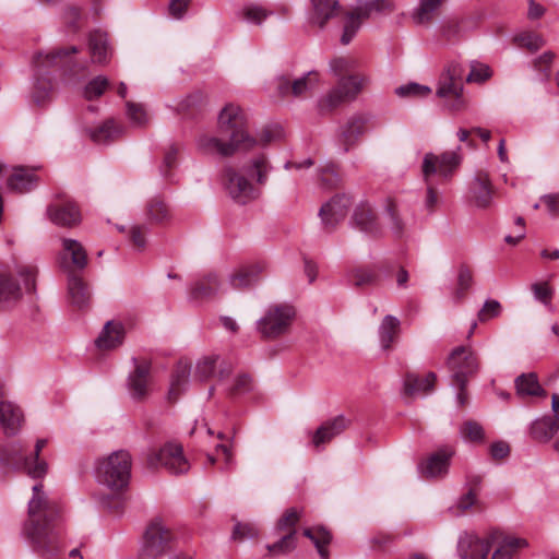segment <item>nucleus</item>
I'll list each match as a JSON object with an SVG mask.
<instances>
[{"label":"nucleus","instance_id":"obj_1","mask_svg":"<svg viewBox=\"0 0 559 559\" xmlns=\"http://www.w3.org/2000/svg\"><path fill=\"white\" fill-rule=\"evenodd\" d=\"M32 490L28 518L22 533L36 554L41 557H51L59 549L56 521L60 510L58 504L44 492L41 483L34 485Z\"/></svg>","mask_w":559,"mask_h":559},{"label":"nucleus","instance_id":"obj_2","mask_svg":"<svg viewBox=\"0 0 559 559\" xmlns=\"http://www.w3.org/2000/svg\"><path fill=\"white\" fill-rule=\"evenodd\" d=\"M218 136L203 134L197 140L198 148L206 155L228 157L237 151L251 150L257 140L247 129V120L240 107L228 104L218 116Z\"/></svg>","mask_w":559,"mask_h":559},{"label":"nucleus","instance_id":"obj_3","mask_svg":"<svg viewBox=\"0 0 559 559\" xmlns=\"http://www.w3.org/2000/svg\"><path fill=\"white\" fill-rule=\"evenodd\" d=\"M461 162L462 156L457 151L444 152L441 155L433 153L425 154L421 171L427 186L424 205L428 213H432L439 203V194L431 181V177L439 174L444 179L450 178Z\"/></svg>","mask_w":559,"mask_h":559},{"label":"nucleus","instance_id":"obj_4","mask_svg":"<svg viewBox=\"0 0 559 559\" xmlns=\"http://www.w3.org/2000/svg\"><path fill=\"white\" fill-rule=\"evenodd\" d=\"M132 460L128 451L119 450L100 460L96 466L99 484L112 491L124 489L130 480Z\"/></svg>","mask_w":559,"mask_h":559},{"label":"nucleus","instance_id":"obj_5","mask_svg":"<svg viewBox=\"0 0 559 559\" xmlns=\"http://www.w3.org/2000/svg\"><path fill=\"white\" fill-rule=\"evenodd\" d=\"M463 90L464 68L461 63L451 62L440 75L436 94L450 110L461 111L466 107Z\"/></svg>","mask_w":559,"mask_h":559},{"label":"nucleus","instance_id":"obj_6","mask_svg":"<svg viewBox=\"0 0 559 559\" xmlns=\"http://www.w3.org/2000/svg\"><path fill=\"white\" fill-rule=\"evenodd\" d=\"M1 464L13 471H22L33 479L44 478L48 472L47 462H35L26 455L20 441L10 442L0 448Z\"/></svg>","mask_w":559,"mask_h":559},{"label":"nucleus","instance_id":"obj_7","mask_svg":"<svg viewBox=\"0 0 559 559\" xmlns=\"http://www.w3.org/2000/svg\"><path fill=\"white\" fill-rule=\"evenodd\" d=\"M174 534L160 519L147 525L138 559H160L173 549Z\"/></svg>","mask_w":559,"mask_h":559},{"label":"nucleus","instance_id":"obj_8","mask_svg":"<svg viewBox=\"0 0 559 559\" xmlns=\"http://www.w3.org/2000/svg\"><path fill=\"white\" fill-rule=\"evenodd\" d=\"M367 83L368 78L362 74H349L338 79L335 87L320 99L321 110L330 111L343 103L356 99Z\"/></svg>","mask_w":559,"mask_h":559},{"label":"nucleus","instance_id":"obj_9","mask_svg":"<svg viewBox=\"0 0 559 559\" xmlns=\"http://www.w3.org/2000/svg\"><path fill=\"white\" fill-rule=\"evenodd\" d=\"M295 314V309L289 305L271 306L258 321V331L264 338H276L288 332Z\"/></svg>","mask_w":559,"mask_h":559},{"label":"nucleus","instance_id":"obj_10","mask_svg":"<svg viewBox=\"0 0 559 559\" xmlns=\"http://www.w3.org/2000/svg\"><path fill=\"white\" fill-rule=\"evenodd\" d=\"M448 367L452 372V381L455 386H467L479 369L476 354L466 346H457L448 358Z\"/></svg>","mask_w":559,"mask_h":559},{"label":"nucleus","instance_id":"obj_11","mask_svg":"<svg viewBox=\"0 0 559 559\" xmlns=\"http://www.w3.org/2000/svg\"><path fill=\"white\" fill-rule=\"evenodd\" d=\"M223 185L229 197L237 203L246 204L260 197L261 190L250 182L247 177L231 166L223 171Z\"/></svg>","mask_w":559,"mask_h":559},{"label":"nucleus","instance_id":"obj_12","mask_svg":"<svg viewBox=\"0 0 559 559\" xmlns=\"http://www.w3.org/2000/svg\"><path fill=\"white\" fill-rule=\"evenodd\" d=\"M147 465L152 468L162 465L176 475L187 473L190 468L181 444L175 442H168L158 452L152 453L147 457Z\"/></svg>","mask_w":559,"mask_h":559},{"label":"nucleus","instance_id":"obj_13","mask_svg":"<svg viewBox=\"0 0 559 559\" xmlns=\"http://www.w3.org/2000/svg\"><path fill=\"white\" fill-rule=\"evenodd\" d=\"M320 82V74L317 71H309L304 76L290 80L287 76H281L276 81L278 94L283 97L294 96L304 97L311 93Z\"/></svg>","mask_w":559,"mask_h":559},{"label":"nucleus","instance_id":"obj_14","mask_svg":"<svg viewBox=\"0 0 559 559\" xmlns=\"http://www.w3.org/2000/svg\"><path fill=\"white\" fill-rule=\"evenodd\" d=\"M490 549L489 534L480 538L476 534L464 533L459 538L457 552L461 559H487Z\"/></svg>","mask_w":559,"mask_h":559},{"label":"nucleus","instance_id":"obj_15","mask_svg":"<svg viewBox=\"0 0 559 559\" xmlns=\"http://www.w3.org/2000/svg\"><path fill=\"white\" fill-rule=\"evenodd\" d=\"M493 186L488 173L479 170L469 182V199L478 209H487L492 203Z\"/></svg>","mask_w":559,"mask_h":559},{"label":"nucleus","instance_id":"obj_16","mask_svg":"<svg viewBox=\"0 0 559 559\" xmlns=\"http://www.w3.org/2000/svg\"><path fill=\"white\" fill-rule=\"evenodd\" d=\"M489 542L491 548H495L491 559H513L518 549L527 546L526 539L506 535L497 530L489 533Z\"/></svg>","mask_w":559,"mask_h":559},{"label":"nucleus","instance_id":"obj_17","mask_svg":"<svg viewBox=\"0 0 559 559\" xmlns=\"http://www.w3.org/2000/svg\"><path fill=\"white\" fill-rule=\"evenodd\" d=\"M352 199L346 194H336L324 203L319 212L323 225L326 228H334L347 214Z\"/></svg>","mask_w":559,"mask_h":559},{"label":"nucleus","instance_id":"obj_18","mask_svg":"<svg viewBox=\"0 0 559 559\" xmlns=\"http://www.w3.org/2000/svg\"><path fill=\"white\" fill-rule=\"evenodd\" d=\"M47 215L53 224L61 227H73L81 222L79 207L70 200L50 204L47 207Z\"/></svg>","mask_w":559,"mask_h":559},{"label":"nucleus","instance_id":"obj_19","mask_svg":"<svg viewBox=\"0 0 559 559\" xmlns=\"http://www.w3.org/2000/svg\"><path fill=\"white\" fill-rule=\"evenodd\" d=\"M309 23L324 28L328 22L338 15L341 4L338 0H310Z\"/></svg>","mask_w":559,"mask_h":559},{"label":"nucleus","instance_id":"obj_20","mask_svg":"<svg viewBox=\"0 0 559 559\" xmlns=\"http://www.w3.org/2000/svg\"><path fill=\"white\" fill-rule=\"evenodd\" d=\"M76 52H79V49L75 46L56 49L47 53L38 52L34 57V64L39 72L55 67L68 68L71 63V55Z\"/></svg>","mask_w":559,"mask_h":559},{"label":"nucleus","instance_id":"obj_21","mask_svg":"<svg viewBox=\"0 0 559 559\" xmlns=\"http://www.w3.org/2000/svg\"><path fill=\"white\" fill-rule=\"evenodd\" d=\"M372 12L373 11L369 2L366 1L358 4L355 9L346 13V21L341 37V43L343 45H348L352 41V39L355 37L356 33L360 28L361 23L365 20H368Z\"/></svg>","mask_w":559,"mask_h":559},{"label":"nucleus","instance_id":"obj_22","mask_svg":"<svg viewBox=\"0 0 559 559\" xmlns=\"http://www.w3.org/2000/svg\"><path fill=\"white\" fill-rule=\"evenodd\" d=\"M355 227L371 237H380L382 228L377 221L376 213L368 203L358 204L353 213Z\"/></svg>","mask_w":559,"mask_h":559},{"label":"nucleus","instance_id":"obj_23","mask_svg":"<svg viewBox=\"0 0 559 559\" xmlns=\"http://www.w3.org/2000/svg\"><path fill=\"white\" fill-rule=\"evenodd\" d=\"M349 425L350 420L343 415L324 421L312 436L313 445L318 448L323 443L330 442L333 438L345 431Z\"/></svg>","mask_w":559,"mask_h":559},{"label":"nucleus","instance_id":"obj_24","mask_svg":"<svg viewBox=\"0 0 559 559\" xmlns=\"http://www.w3.org/2000/svg\"><path fill=\"white\" fill-rule=\"evenodd\" d=\"M151 371V364L142 361L135 365L134 371L128 379V388L134 400L141 401L147 395V383Z\"/></svg>","mask_w":559,"mask_h":559},{"label":"nucleus","instance_id":"obj_25","mask_svg":"<svg viewBox=\"0 0 559 559\" xmlns=\"http://www.w3.org/2000/svg\"><path fill=\"white\" fill-rule=\"evenodd\" d=\"M22 423L23 413L17 405L7 400L0 402V426L7 436L15 435Z\"/></svg>","mask_w":559,"mask_h":559},{"label":"nucleus","instance_id":"obj_26","mask_svg":"<svg viewBox=\"0 0 559 559\" xmlns=\"http://www.w3.org/2000/svg\"><path fill=\"white\" fill-rule=\"evenodd\" d=\"M124 326L119 321H108L104 325L95 343L99 349H112L120 346L124 340Z\"/></svg>","mask_w":559,"mask_h":559},{"label":"nucleus","instance_id":"obj_27","mask_svg":"<svg viewBox=\"0 0 559 559\" xmlns=\"http://www.w3.org/2000/svg\"><path fill=\"white\" fill-rule=\"evenodd\" d=\"M370 119L371 117L365 114L354 115L348 119L342 131L345 152L355 145L359 138L366 132L367 124L369 123Z\"/></svg>","mask_w":559,"mask_h":559},{"label":"nucleus","instance_id":"obj_28","mask_svg":"<svg viewBox=\"0 0 559 559\" xmlns=\"http://www.w3.org/2000/svg\"><path fill=\"white\" fill-rule=\"evenodd\" d=\"M144 215L146 221L152 225H165L173 218L170 206L158 195L151 198L146 202Z\"/></svg>","mask_w":559,"mask_h":559},{"label":"nucleus","instance_id":"obj_29","mask_svg":"<svg viewBox=\"0 0 559 559\" xmlns=\"http://www.w3.org/2000/svg\"><path fill=\"white\" fill-rule=\"evenodd\" d=\"M68 294L71 304L78 308L87 306L91 299L88 286L74 271L68 274Z\"/></svg>","mask_w":559,"mask_h":559},{"label":"nucleus","instance_id":"obj_30","mask_svg":"<svg viewBox=\"0 0 559 559\" xmlns=\"http://www.w3.org/2000/svg\"><path fill=\"white\" fill-rule=\"evenodd\" d=\"M453 452L442 449L430 455L425 463L419 465L420 472L426 477H437L445 474Z\"/></svg>","mask_w":559,"mask_h":559},{"label":"nucleus","instance_id":"obj_31","mask_svg":"<svg viewBox=\"0 0 559 559\" xmlns=\"http://www.w3.org/2000/svg\"><path fill=\"white\" fill-rule=\"evenodd\" d=\"M266 264L264 262H254L243 266L238 272L231 275L230 284L234 288H246L260 278V275L265 271Z\"/></svg>","mask_w":559,"mask_h":559},{"label":"nucleus","instance_id":"obj_32","mask_svg":"<svg viewBox=\"0 0 559 559\" xmlns=\"http://www.w3.org/2000/svg\"><path fill=\"white\" fill-rule=\"evenodd\" d=\"M266 264L264 262H254L243 266L238 272L231 275L230 284L234 288H246L260 278V275L265 271Z\"/></svg>","mask_w":559,"mask_h":559},{"label":"nucleus","instance_id":"obj_33","mask_svg":"<svg viewBox=\"0 0 559 559\" xmlns=\"http://www.w3.org/2000/svg\"><path fill=\"white\" fill-rule=\"evenodd\" d=\"M38 178L32 169L16 167L8 179V188L14 192L24 193L37 185Z\"/></svg>","mask_w":559,"mask_h":559},{"label":"nucleus","instance_id":"obj_34","mask_svg":"<svg viewBox=\"0 0 559 559\" xmlns=\"http://www.w3.org/2000/svg\"><path fill=\"white\" fill-rule=\"evenodd\" d=\"M437 376L435 372H428L425 378H419L415 373H407L404 380V394L413 396L419 393H426L433 390Z\"/></svg>","mask_w":559,"mask_h":559},{"label":"nucleus","instance_id":"obj_35","mask_svg":"<svg viewBox=\"0 0 559 559\" xmlns=\"http://www.w3.org/2000/svg\"><path fill=\"white\" fill-rule=\"evenodd\" d=\"M516 394L521 397L524 396H546V391L539 384L537 374L535 372L522 373L515 381Z\"/></svg>","mask_w":559,"mask_h":559},{"label":"nucleus","instance_id":"obj_36","mask_svg":"<svg viewBox=\"0 0 559 559\" xmlns=\"http://www.w3.org/2000/svg\"><path fill=\"white\" fill-rule=\"evenodd\" d=\"M444 0H420L411 17L416 25L429 26Z\"/></svg>","mask_w":559,"mask_h":559},{"label":"nucleus","instance_id":"obj_37","mask_svg":"<svg viewBox=\"0 0 559 559\" xmlns=\"http://www.w3.org/2000/svg\"><path fill=\"white\" fill-rule=\"evenodd\" d=\"M63 258H70L71 264L76 270H83L87 265V252L83 245L75 239L63 238L61 240Z\"/></svg>","mask_w":559,"mask_h":559},{"label":"nucleus","instance_id":"obj_38","mask_svg":"<svg viewBox=\"0 0 559 559\" xmlns=\"http://www.w3.org/2000/svg\"><path fill=\"white\" fill-rule=\"evenodd\" d=\"M347 276L349 283L356 288L374 286L380 282L377 270L371 266L354 267L348 272Z\"/></svg>","mask_w":559,"mask_h":559},{"label":"nucleus","instance_id":"obj_39","mask_svg":"<svg viewBox=\"0 0 559 559\" xmlns=\"http://www.w3.org/2000/svg\"><path fill=\"white\" fill-rule=\"evenodd\" d=\"M304 535L313 543L321 559H329L328 546L332 540V535L328 530L322 526L308 527L304 530Z\"/></svg>","mask_w":559,"mask_h":559},{"label":"nucleus","instance_id":"obj_40","mask_svg":"<svg viewBox=\"0 0 559 559\" xmlns=\"http://www.w3.org/2000/svg\"><path fill=\"white\" fill-rule=\"evenodd\" d=\"M22 297V290L15 280L9 274H0V309Z\"/></svg>","mask_w":559,"mask_h":559},{"label":"nucleus","instance_id":"obj_41","mask_svg":"<svg viewBox=\"0 0 559 559\" xmlns=\"http://www.w3.org/2000/svg\"><path fill=\"white\" fill-rule=\"evenodd\" d=\"M271 170L272 165L263 154L252 157L246 169V171L255 179L258 188L267 182V177Z\"/></svg>","mask_w":559,"mask_h":559},{"label":"nucleus","instance_id":"obj_42","mask_svg":"<svg viewBox=\"0 0 559 559\" xmlns=\"http://www.w3.org/2000/svg\"><path fill=\"white\" fill-rule=\"evenodd\" d=\"M384 223L395 237H402L406 230V223L401 216L396 203L391 199L386 201Z\"/></svg>","mask_w":559,"mask_h":559},{"label":"nucleus","instance_id":"obj_43","mask_svg":"<svg viewBox=\"0 0 559 559\" xmlns=\"http://www.w3.org/2000/svg\"><path fill=\"white\" fill-rule=\"evenodd\" d=\"M558 424L550 417L535 420L531 426V437L538 442H548L558 431Z\"/></svg>","mask_w":559,"mask_h":559},{"label":"nucleus","instance_id":"obj_44","mask_svg":"<svg viewBox=\"0 0 559 559\" xmlns=\"http://www.w3.org/2000/svg\"><path fill=\"white\" fill-rule=\"evenodd\" d=\"M218 287L217 276L210 273L194 283L191 288V297L198 300L211 298L217 293Z\"/></svg>","mask_w":559,"mask_h":559},{"label":"nucleus","instance_id":"obj_45","mask_svg":"<svg viewBox=\"0 0 559 559\" xmlns=\"http://www.w3.org/2000/svg\"><path fill=\"white\" fill-rule=\"evenodd\" d=\"M400 320L393 316H385L379 326L381 347L385 350L392 347L399 334Z\"/></svg>","mask_w":559,"mask_h":559},{"label":"nucleus","instance_id":"obj_46","mask_svg":"<svg viewBox=\"0 0 559 559\" xmlns=\"http://www.w3.org/2000/svg\"><path fill=\"white\" fill-rule=\"evenodd\" d=\"M122 127L117 124L112 119L105 121L100 127L91 130V139L98 144L111 142L120 136Z\"/></svg>","mask_w":559,"mask_h":559},{"label":"nucleus","instance_id":"obj_47","mask_svg":"<svg viewBox=\"0 0 559 559\" xmlns=\"http://www.w3.org/2000/svg\"><path fill=\"white\" fill-rule=\"evenodd\" d=\"M190 376V365L188 362L180 361L176 366L173 373L170 388L168 391V400L176 402L180 395L182 386L188 382Z\"/></svg>","mask_w":559,"mask_h":559},{"label":"nucleus","instance_id":"obj_48","mask_svg":"<svg viewBox=\"0 0 559 559\" xmlns=\"http://www.w3.org/2000/svg\"><path fill=\"white\" fill-rule=\"evenodd\" d=\"M88 47L92 61L95 63H105L108 56V43L105 34L94 32L90 35Z\"/></svg>","mask_w":559,"mask_h":559},{"label":"nucleus","instance_id":"obj_49","mask_svg":"<svg viewBox=\"0 0 559 559\" xmlns=\"http://www.w3.org/2000/svg\"><path fill=\"white\" fill-rule=\"evenodd\" d=\"M357 66V60L349 56H337L332 58L329 62L330 72L338 79L355 74L354 71Z\"/></svg>","mask_w":559,"mask_h":559},{"label":"nucleus","instance_id":"obj_50","mask_svg":"<svg viewBox=\"0 0 559 559\" xmlns=\"http://www.w3.org/2000/svg\"><path fill=\"white\" fill-rule=\"evenodd\" d=\"M297 546V532H286L273 544L266 546L271 556H282L292 552Z\"/></svg>","mask_w":559,"mask_h":559},{"label":"nucleus","instance_id":"obj_51","mask_svg":"<svg viewBox=\"0 0 559 559\" xmlns=\"http://www.w3.org/2000/svg\"><path fill=\"white\" fill-rule=\"evenodd\" d=\"M301 516V511L296 508L287 509L284 514L278 519L276 531L280 533L297 532L296 525Z\"/></svg>","mask_w":559,"mask_h":559},{"label":"nucleus","instance_id":"obj_52","mask_svg":"<svg viewBox=\"0 0 559 559\" xmlns=\"http://www.w3.org/2000/svg\"><path fill=\"white\" fill-rule=\"evenodd\" d=\"M464 440L480 443L485 440V431L481 425L475 420L465 421L460 429Z\"/></svg>","mask_w":559,"mask_h":559},{"label":"nucleus","instance_id":"obj_53","mask_svg":"<svg viewBox=\"0 0 559 559\" xmlns=\"http://www.w3.org/2000/svg\"><path fill=\"white\" fill-rule=\"evenodd\" d=\"M473 285V273L467 265L462 264L459 267L457 273V284L454 292V296L456 299L461 300L464 298L466 292Z\"/></svg>","mask_w":559,"mask_h":559},{"label":"nucleus","instance_id":"obj_54","mask_svg":"<svg viewBox=\"0 0 559 559\" xmlns=\"http://www.w3.org/2000/svg\"><path fill=\"white\" fill-rule=\"evenodd\" d=\"M395 93L400 97H416L423 98L427 97L431 94V88L427 85H421L418 83H407L405 85H401L395 90Z\"/></svg>","mask_w":559,"mask_h":559},{"label":"nucleus","instance_id":"obj_55","mask_svg":"<svg viewBox=\"0 0 559 559\" xmlns=\"http://www.w3.org/2000/svg\"><path fill=\"white\" fill-rule=\"evenodd\" d=\"M109 86V80L106 76L98 75L87 83L84 88V97L88 100L98 98Z\"/></svg>","mask_w":559,"mask_h":559},{"label":"nucleus","instance_id":"obj_56","mask_svg":"<svg viewBox=\"0 0 559 559\" xmlns=\"http://www.w3.org/2000/svg\"><path fill=\"white\" fill-rule=\"evenodd\" d=\"M38 270L35 265L25 264L17 266V275L23 280L26 292L34 293L36 290V277Z\"/></svg>","mask_w":559,"mask_h":559},{"label":"nucleus","instance_id":"obj_57","mask_svg":"<svg viewBox=\"0 0 559 559\" xmlns=\"http://www.w3.org/2000/svg\"><path fill=\"white\" fill-rule=\"evenodd\" d=\"M491 76V70L487 64L473 61L471 63V71L465 81L467 83H483Z\"/></svg>","mask_w":559,"mask_h":559},{"label":"nucleus","instance_id":"obj_58","mask_svg":"<svg viewBox=\"0 0 559 559\" xmlns=\"http://www.w3.org/2000/svg\"><path fill=\"white\" fill-rule=\"evenodd\" d=\"M252 390V380L249 374L241 373L234 380V383L228 388L227 394L229 396H238L250 392Z\"/></svg>","mask_w":559,"mask_h":559},{"label":"nucleus","instance_id":"obj_59","mask_svg":"<svg viewBox=\"0 0 559 559\" xmlns=\"http://www.w3.org/2000/svg\"><path fill=\"white\" fill-rule=\"evenodd\" d=\"M516 40L519 46L525 47L531 51H536L546 44L545 39L540 35L532 32L519 35Z\"/></svg>","mask_w":559,"mask_h":559},{"label":"nucleus","instance_id":"obj_60","mask_svg":"<svg viewBox=\"0 0 559 559\" xmlns=\"http://www.w3.org/2000/svg\"><path fill=\"white\" fill-rule=\"evenodd\" d=\"M501 304L498 300H486L481 309L478 311L477 318L480 322L489 321L497 318L501 313Z\"/></svg>","mask_w":559,"mask_h":559},{"label":"nucleus","instance_id":"obj_61","mask_svg":"<svg viewBox=\"0 0 559 559\" xmlns=\"http://www.w3.org/2000/svg\"><path fill=\"white\" fill-rule=\"evenodd\" d=\"M531 289L536 300L545 306H550L554 290L547 282L534 283L531 285Z\"/></svg>","mask_w":559,"mask_h":559},{"label":"nucleus","instance_id":"obj_62","mask_svg":"<svg viewBox=\"0 0 559 559\" xmlns=\"http://www.w3.org/2000/svg\"><path fill=\"white\" fill-rule=\"evenodd\" d=\"M217 357H204L200 359L195 368V377L201 381L207 380L215 370Z\"/></svg>","mask_w":559,"mask_h":559},{"label":"nucleus","instance_id":"obj_63","mask_svg":"<svg viewBox=\"0 0 559 559\" xmlns=\"http://www.w3.org/2000/svg\"><path fill=\"white\" fill-rule=\"evenodd\" d=\"M127 116L135 126H143L147 121L145 109L133 102H127Z\"/></svg>","mask_w":559,"mask_h":559},{"label":"nucleus","instance_id":"obj_64","mask_svg":"<svg viewBox=\"0 0 559 559\" xmlns=\"http://www.w3.org/2000/svg\"><path fill=\"white\" fill-rule=\"evenodd\" d=\"M269 15V12L259 5H250L243 9V16L247 21L260 25Z\"/></svg>","mask_w":559,"mask_h":559}]
</instances>
